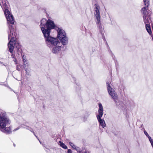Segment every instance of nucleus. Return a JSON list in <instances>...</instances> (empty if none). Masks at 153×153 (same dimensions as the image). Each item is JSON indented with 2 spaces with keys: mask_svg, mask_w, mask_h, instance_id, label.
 <instances>
[{
  "mask_svg": "<svg viewBox=\"0 0 153 153\" xmlns=\"http://www.w3.org/2000/svg\"><path fill=\"white\" fill-rule=\"evenodd\" d=\"M40 26L48 47L51 48L58 45H61L58 39L50 36L51 30L53 29L55 27L53 21L50 19L47 20L43 18L41 21Z\"/></svg>",
  "mask_w": 153,
  "mask_h": 153,
  "instance_id": "f257e3e1",
  "label": "nucleus"
},
{
  "mask_svg": "<svg viewBox=\"0 0 153 153\" xmlns=\"http://www.w3.org/2000/svg\"><path fill=\"white\" fill-rule=\"evenodd\" d=\"M10 33L8 34V39H10L8 43V47L10 52L12 53L13 49L16 48L19 49L20 47L19 44L18 42L15 41V29L12 26L10 27Z\"/></svg>",
  "mask_w": 153,
  "mask_h": 153,
  "instance_id": "f03ea898",
  "label": "nucleus"
},
{
  "mask_svg": "<svg viewBox=\"0 0 153 153\" xmlns=\"http://www.w3.org/2000/svg\"><path fill=\"white\" fill-rule=\"evenodd\" d=\"M10 123L9 119L4 116H0V128L4 132H9L11 128L9 127Z\"/></svg>",
  "mask_w": 153,
  "mask_h": 153,
  "instance_id": "7ed1b4c3",
  "label": "nucleus"
},
{
  "mask_svg": "<svg viewBox=\"0 0 153 153\" xmlns=\"http://www.w3.org/2000/svg\"><path fill=\"white\" fill-rule=\"evenodd\" d=\"M98 115L97 116V118L100 123V125L103 128L106 126V124L104 120L101 119L103 114V106L101 103L99 104Z\"/></svg>",
  "mask_w": 153,
  "mask_h": 153,
  "instance_id": "20e7f679",
  "label": "nucleus"
},
{
  "mask_svg": "<svg viewBox=\"0 0 153 153\" xmlns=\"http://www.w3.org/2000/svg\"><path fill=\"white\" fill-rule=\"evenodd\" d=\"M107 90L109 94L114 101H116L118 98V96L114 89L111 86L109 82L107 83Z\"/></svg>",
  "mask_w": 153,
  "mask_h": 153,
  "instance_id": "39448f33",
  "label": "nucleus"
},
{
  "mask_svg": "<svg viewBox=\"0 0 153 153\" xmlns=\"http://www.w3.org/2000/svg\"><path fill=\"white\" fill-rule=\"evenodd\" d=\"M95 16L96 19L97 20V23L99 24L100 22V13L99 11L100 7L97 4L95 5Z\"/></svg>",
  "mask_w": 153,
  "mask_h": 153,
  "instance_id": "423d86ee",
  "label": "nucleus"
},
{
  "mask_svg": "<svg viewBox=\"0 0 153 153\" xmlns=\"http://www.w3.org/2000/svg\"><path fill=\"white\" fill-rule=\"evenodd\" d=\"M145 7H143L141 10V13L143 14V17H145L147 16V9L149 4V0H144Z\"/></svg>",
  "mask_w": 153,
  "mask_h": 153,
  "instance_id": "0eeeda50",
  "label": "nucleus"
},
{
  "mask_svg": "<svg viewBox=\"0 0 153 153\" xmlns=\"http://www.w3.org/2000/svg\"><path fill=\"white\" fill-rule=\"evenodd\" d=\"M1 7L4 10V14L6 18L12 16L11 13L8 9V7L7 6L5 3H4L3 5L2 6H1Z\"/></svg>",
  "mask_w": 153,
  "mask_h": 153,
  "instance_id": "6e6552de",
  "label": "nucleus"
},
{
  "mask_svg": "<svg viewBox=\"0 0 153 153\" xmlns=\"http://www.w3.org/2000/svg\"><path fill=\"white\" fill-rule=\"evenodd\" d=\"M52 50V52L54 53H59L61 50V45H58L50 48Z\"/></svg>",
  "mask_w": 153,
  "mask_h": 153,
  "instance_id": "1a4fd4ad",
  "label": "nucleus"
},
{
  "mask_svg": "<svg viewBox=\"0 0 153 153\" xmlns=\"http://www.w3.org/2000/svg\"><path fill=\"white\" fill-rule=\"evenodd\" d=\"M66 33L65 31L61 29H58V31L57 37L59 39H60L64 36H65Z\"/></svg>",
  "mask_w": 153,
  "mask_h": 153,
  "instance_id": "9d476101",
  "label": "nucleus"
},
{
  "mask_svg": "<svg viewBox=\"0 0 153 153\" xmlns=\"http://www.w3.org/2000/svg\"><path fill=\"white\" fill-rule=\"evenodd\" d=\"M8 23L11 24H14L15 20L13 18V16H9L6 18Z\"/></svg>",
  "mask_w": 153,
  "mask_h": 153,
  "instance_id": "9b49d317",
  "label": "nucleus"
},
{
  "mask_svg": "<svg viewBox=\"0 0 153 153\" xmlns=\"http://www.w3.org/2000/svg\"><path fill=\"white\" fill-rule=\"evenodd\" d=\"M60 40V41L63 45H66L68 43V39L67 37L65 36H64L62 37V38L59 39Z\"/></svg>",
  "mask_w": 153,
  "mask_h": 153,
  "instance_id": "f8f14e48",
  "label": "nucleus"
},
{
  "mask_svg": "<svg viewBox=\"0 0 153 153\" xmlns=\"http://www.w3.org/2000/svg\"><path fill=\"white\" fill-rule=\"evenodd\" d=\"M146 27L148 32L151 35L152 33V32L151 29L150 25L149 24H146Z\"/></svg>",
  "mask_w": 153,
  "mask_h": 153,
  "instance_id": "ddd939ff",
  "label": "nucleus"
},
{
  "mask_svg": "<svg viewBox=\"0 0 153 153\" xmlns=\"http://www.w3.org/2000/svg\"><path fill=\"white\" fill-rule=\"evenodd\" d=\"M59 145L61 146L62 148L65 149H67V147L63 143L61 142V141L59 142Z\"/></svg>",
  "mask_w": 153,
  "mask_h": 153,
  "instance_id": "4468645a",
  "label": "nucleus"
},
{
  "mask_svg": "<svg viewBox=\"0 0 153 153\" xmlns=\"http://www.w3.org/2000/svg\"><path fill=\"white\" fill-rule=\"evenodd\" d=\"M144 133L145 135L149 138V140L152 139L151 137L149 135L148 133L146 131H144Z\"/></svg>",
  "mask_w": 153,
  "mask_h": 153,
  "instance_id": "2eb2a0df",
  "label": "nucleus"
},
{
  "mask_svg": "<svg viewBox=\"0 0 153 153\" xmlns=\"http://www.w3.org/2000/svg\"><path fill=\"white\" fill-rule=\"evenodd\" d=\"M143 19H144V22L146 24H149L148 19H146V16H145V17H143Z\"/></svg>",
  "mask_w": 153,
  "mask_h": 153,
  "instance_id": "dca6fc26",
  "label": "nucleus"
},
{
  "mask_svg": "<svg viewBox=\"0 0 153 153\" xmlns=\"http://www.w3.org/2000/svg\"><path fill=\"white\" fill-rule=\"evenodd\" d=\"M70 145L74 149H75L76 148V147L75 145H74L73 143L71 142H70L69 143Z\"/></svg>",
  "mask_w": 153,
  "mask_h": 153,
  "instance_id": "f3484780",
  "label": "nucleus"
},
{
  "mask_svg": "<svg viewBox=\"0 0 153 153\" xmlns=\"http://www.w3.org/2000/svg\"><path fill=\"white\" fill-rule=\"evenodd\" d=\"M24 57H23V62H24V65H25V67H26L25 65H26L27 63V60L26 59H24Z\"/></svg>",
  "mask_w": 153,
  "mask_h": 153,
  "instance_id": "a211bd4d",
  "label": "nucleus"
},
{
  "mask_svg": "<svg viewBox=\"0 0 153 153\" xmlns=\"http://www.w3.org/2000/svg\"><path fill=\"white\" fill-rule=\"evenodd\" d=\"M68 153H72V151L71 149H68Z\"/></svg>",
  "mask_w": 153,
  "mask_h": 153,
  "instance_id": "6ab92c4d",
  "label": "nucleus"
},
{
  "mask_svg": "<svg viewBox=\"0 0 153 153\" xmlns=\"http://www.w3.org/2000/svg\"><path fill=\"white\" fill-rule=\"evenodd\" d=\"M20 128V127H18L17 128L15 129L13 131H17V130H18Z\"/></svg>",
  "mask_w": 153,
  "mask_h": 153,
  "instance_id": "aec40b11",
  "label": "nucleus"
},
{
  "mask_svg": "<svg viewBox=\"0 0 153 153\" xmlns=\"http://www.w3.org/2000/svg\"><path fill=\"white\" fill-rule=\"evenodd\" d=\"M87 120V118H84L83 119V120L84 121H86V120Z\"/></svg>",
  "mask_w": 153,
  "mask_h": 153,
  "instance_id": "412c9836",
  "label": "nucleus"
},
{
  "mask_svg": "<svg viewBox=\"0 0 153 153\" xmlns=\"http://www.w3.org/2000/svg\"><path fill=\"white\" fill-rule=\"evenodd\" d=\"M17 69L18 70H20L19 68H18V66H17Z\"/></svg>",
  "mask_w": 153,
  "mask_h": 153,
  "instance_id": "4be33fe9",
  "label": "nucleus"
}]
</instances>
